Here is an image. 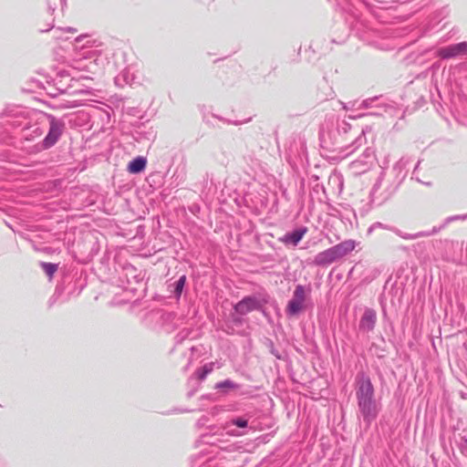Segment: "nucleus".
<instances>
[{
  "instance_id": "obj_2",
  "label": "nucleus",
  "mask_w": 467,
  "mask_h": 467,
  "mask_svg": "<svg viewBox=\"0 0 467 467\" xmlns=\"http://www.w3.org/2000/svg\"><path fill=\"white\" fill-rule=\"evenodd\" d=\"M407 164L408 160L401 158L396 162L389 173L385 171L380 173L370 192L372 202L381 204L395 192L406 176L405 168Z\"/></svg>"
},
{
  "instance_id": "obj_10",
  "label": "nucleus",
  "mask_w": 467,
  "mask_h": 467,
  "mask_svg": "<svg viewBox=\"0 0 467 467\" xmlns=\"http://www.w3.org/2000/svg\"><path fill=\"white\" fill-rule=\"evenodd\" d=\"M376 322L377 312L372 308L367 307L359 320L358 329L364 333L370 332L374 329Z\"/></svg>"
},
{
  "instance_id": "obj_14",
  "label": "nucleus",
  "mask_w": 467,
  "mask_h": 467,
  "mask_svg": "<svg viewBox=\"0 0 467 467\" xmlns=\"http://www.w3.org/2000/svg\"><path fill=\"white\" fill-rule=\"evenodd\" d=\"M147 165V160L144 157L139 156L130 161L128 165V171L130 173H140L145 170Z\"/></svg>"
},
{
  "instance_id": "obj_5",
  "label": "nucleus",
  "mask_w": 467,
  "mask_h": 467,
  "mask_svg": "<svg viewBox=\"0 0 467 467\" xmlns=\"http://www.w3.org/2000/svg\"><path fill=\"white\" fill-rule=\"evenodd\" d=\"M306 300V288L302 285H297L294 290L293 297L286 306V314L288 316H296L304 308Z\"/></svg>"
},
{
  "instance_id": "obj_17",
  "label": "nucleus",
  "mask_w": 467,
  "mask_h": 467,
  "mask_svg": "<svg viewBox=\"0 0 467 467\" xmlns=\"http://www.w3.org/2000/svg\"><path fill=\"white\" fill-rule=\"evenodd\" d=\"M213 363H208L205 364L203 367H202L200 369L197 370V377L199 379L202 380L204 379L208 374H210L213 370Z\"/></svg>"
},
{
  "instance_id": "obj_25",
  "label": "nucleus",
  "mask_w": 467,
  "mask_h": 467,
  "mask_svg": "<svg viewBox=\"0 0 467 467\" xmlns=\"http://www.w3.org/2000/svg\"><path fill=\"white\" fill-rule=\"evenodd\" d=\"M299 144H300V147H301V150L304 151L305 150V144L301 141H299Z\"/></svg>"
},
{
  "instance_id": "obj_15",
  "label": "nucleus",
  "mask_w": 467,
  "mask_h": 467,
  "mask_svg": "<svg viewBox=\"0 0 467 467\" xmlns=\"http://www.w3.org/2000/svg\"><path fill=\"white\" fill-rule=\"evenodd\" d=\"M186 276L182 275L175 283H174V296L179 298L182 293L183 287L185 285Z\"/></svg>"
},
{
  "instance_id": "obj_1",
  "label": "nucleus",
  "mask_w": 467,
  "mask_h": 467,
  "mask_svg": "<svg viewBox=\"0 0 467 467\" xmlns=\"http://www.w3.org/2000/svg\"><path fill=\"white\" fill-rule=\"evenodd\" d=\"M368 129L353 128L345 119H328L320 130V141L323 148L338 150V158L344 159L366 143L365 134Z\"/></svg>"
},
{
  "instance_id": "obj_4",
  "label": "nucleus",
  "mask_w": 467,
  "mask_h": 467,
  "mask_svg": "<svg viewBox=\"0 0 467 467\" xmlns=\"http://www.w3.org/2000/svg\"><path fill=\"white\" fill-rule=\"evenodd\" d=\"M63 130L64 123L61 119H51L49 130L45 139L39 143L27 145V143L33 140L34 138L41 135V131L38 128L34 129L32 131L33 134L29 133V130H27L23 134L24 141L22 142L23 146L21 149L26 150L29 154L37 153L43 150L50 149L57 143L62 135Z\"/></svg>"
},
{
  "instance_id": "obj_18",
  "label": "nucleus",
  "mask_w": 467,
  "mask_h": 467,
  "mask_svg": "<svg viewBox=\"0 0 467 467\" xmlns=\"http://www.w3.org/2000/svg\"><path fill=\"white\" fill-rule=\"evenodd\" d=\"M215 389H238V385L231 379H225L223 381L218 382L215 385Z\"/></svg>"
},
{
  "instance_id": "obj_6",
  "label": "nucleus",
  "mask_w": 467,
  "mask_h": 467,
  "mask_svg": "<svg viewBox=\"0 0 467 467\" xmlns=\"http://www.w3.org/2000/svg\"><path fill=\"white\" fill-rule=\"evenodd\" d=\"M378 228L392 231L397 235L400 236L401 238H403L405 240H415V239H418V238H420V237L431 236L432 234H437L438 230H439V229H436V228H432V230L430 231V232L429 231H424V232H419V233L411 234H405V233L401 232L400 230H399V229H397L395 227H392V226H389V225H387V224H383L382 223L377 222V223H373L368 228V232L371 233V232H373L374 230H376Z\"/></svg>"
},
{
  "instance_id": "obj_8",
  "label": "nucleus",
  "mask_w": 467,
  "mask_h": 467,
  "mask_svg": "<svg viewBox=\"0 0 467 467\" xmlns=\"http://www.w3.org/2000/svg\"><path fill=\"white\" fill-rule=\"evenodd\" d=\"M437 53L441 58H452L467 55V42H461L441 47L437 51Z\"/></svg>"
},
{
  "instance_id": "obj_16",
  "label": "nucleus",
  "mask_w": 467,
  "mask_h": 467,
  "mask_svg": "<svg viewBox=\"0 0 467 467\" xmlns=\"http://www.w3.org/2000/svg\"><path fill=\"white\" fill-rule=\"evenodd\" d=\"M42 269L44 272L48 275L50 278L54 275V274L57 272L58 265L57 264L53 263H46L42 262L40 264Z\"/></svg>"
},
{
  "instance_id": "obj_12",
  "label": "nucleus",
  "mask_w": 467,
  "mask_h": 467,
  "mask_svg": "<svg viewBox=\"0 0 467 467\" xmlns=\"http://www.w3.org/2000/svg\"><path fill=\"white\" fill-rule=\"evenodd\" d=\"M337 261L332 248H328L323 252L318 253L314 258V265L317 266H327Z\"/></svg>"
},
{
  "instance_id": "obj_23",
  "label": "nucleus",
  "mask_w": 467,
  "mask_h": 467,
  "mask_svg": "<svg viewBox=\"0 0 467 467\" xmlns=\"http://www.w3.org/2000/svg\"><path fill=\"white\" fill-rule=\"evenodd\" d=\"M289 157L291 158L293 155H296V152H294L293 146L289 148Z\"/></svg>"
},
{
  "instance_id": "obj_7",
  "label": "nucleus",
  "mask_w": 467,
  "mask_h": 467,
  "mask_svg": "<svg viewBox=\"0 0 467 467\" xmlns=\"http://www.w3.org/2000/svg\"><path fill=\"white\" fill-rule=\"evenodd\" d=\"M374 161V151L366 148L362 155L350 163V169L355 174H361L370 169Z\"/></svg>"
},
{
  "instance_id": "obj_3",
  "label": "nucleus",
  "mask_w": 467,
  "mask_h": 467,
  "mask_svg": "<svg viewBox=\"0 0 467 467\" xmlns=\"http://www.w3.org/2000/svg\"><path fill=\"white\" fill-rule=\"evenodd\" d=\"M356 396L360 416L367 424H370L377 418L378 406L374 397V387L365 373L358 375Z\"/></svg>"
},
{
  "instance_id": "obj_21",
  "label": "nucleus",
  "mask_w": 467,
  "mask_h": 467,
  "mask_svg": "<svg viewBox=\"0 0 467 467\" xmlns=\"http://www.w3.org/2000/svg\"><path fill=\"white\" fill-rule=\"evenodd\" d=\"M455 122L459 125L466 126L467 127V119H462L465 121H462L461 119H454Z\"/></svg>"
},
{
  "instance_id": "obj_9",
  "label": "nucleus",
  "mask_w": 467,
  "mask_h": 467,
  "mask_svg": "<svg viewBox=\"0 0 467 467\" xmlns=\"http://www.w3.org/2000/svg\"><path fill=\"white\" fill-rule=\"evenodd\" d=\"M234 308L237 314L244 316L254 310L259 309L260 302L256 297L249 296L239 301Z\"/></svg>"
},
{
  "instance_id": "obj_11",
  "label": "nucleus",
  "mask_w": 467,
  "mask_h": 467,
  "mask_svg": "<svg viewBox=\"0 0 467 467\" xmlns=\"http://www.w3.org/2000/svg\"><path fill=\"white\" fill-rule=\"evenodd\" d=\"M356 247V242L354 240H345L334 246H332L333 253L337 258V260L341 259L342 257L352 252Z\"/></svg>"
},
{
  "instance_id": "obj_20",
  "label": "nucleus",
  "mask_w": 467,
  "mask_h": 467,
  "mask_svg": "<svg viewBox=\"0 0 467 467\" xmlns=\"http://www.w3.org/2000/svg\"><path fill=\"white\" fill-rule=\"evenodd\" d=\"M230 423L232 425H234L238 428H246L247 425H248V420L244 418H242V417H239V418H234L233 420H231Z\"/></svg>"
},
{
  "instance_id": "obj_19",
  "label": "nucleus",
  "mask_w": 467,
  "mask_h": 467,
  "mask_svg": "<svg viewBox=\"0 0 467 467\" xmlns=\"http://www.w3.org/2000/svg\"><path fill=\"white\" fill-rule=\"evenodd\" d=\"M467 219V213L466 214H462V215H455V216H450V217H447L443 223V224L440 227H435L436 229H439V231H441V229H442L443 227H445L448 223H451V222H454L456 220H465Z\"/></svg>"
},
{
  "instance_id": "obj_22",
  "label": "nucleus",
  "mask_w": 467,
  "mask_h": 467,
  "mask_svg": "<svg viewBox=\"0 0 467 467\" xmlns=\"http://www.w3.org/2000/svg\"><path fill=\"white\" fill-rule=\"evenodd\" d=\"M245 122L246 121H230L229 119L227 120L228 124H234V125H242V124H244Z\"/></svg>"
},
{
  "instance_id": "obj_13",
  "label": "nucleus",
  "mask_w": 467,
  "mask_h": 467,
  "mask_svg": "<svg viewBox=\"0 0 467 467\" xmlns=\"http://www.w3.org/2000/svg\"><path fill=\"white\" fill-rule=\"evenodd\" d=\"M306 231L307 230L306 227L297 228L290 233L285 234L283 241L285 244L296 245L301 241Z\"/></svg>"
},
{
  "instance_id": "obj_24",
  "label": "nucleus",
  "mask_w": 467,
  "mask_h": 467,
  "mask_svg": "<svg viewBox=\"0 0 467 467\" xmlns=\"http://www.w3.org/2000/svg\"><path fill=\"white\" fill-rule=\"evenodd\" d=\"M465 253H466L465 258L462 259V261L463 263H467V243H466V245H465Z\"/></svg>"
}]
</instances>
